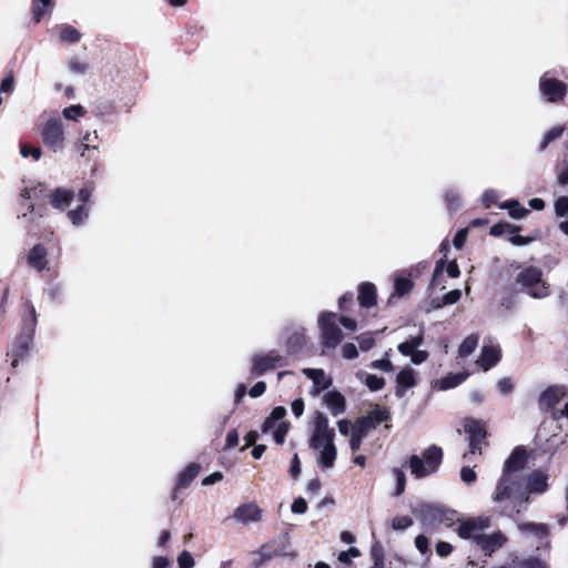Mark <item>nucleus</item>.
Returning <instances> with one entry per match:
<instances>
[{"instance_id":"1","label":"nucleus","mask_w":568,"mask_h":568,"mask_svg":"<svg viewBox=\"0 0 568 568\" xmlns=\"http://www.w3.org/2000/svg\"><path fill=\"white\" fill-rule=\"evenodd\" d=\"M490 499L501 516L514 517L521 513L529 500L525 489V478H514L501 474L496 481Z\"/></svg>"},{"instance_id":"2","label":"nucleus","mask_w":568,"mask_h":568,"mask_svg":"<svg viewBox=\"0 0 568 568\" xmlns=\"http://www.w3.org/2000/svg\"><path fill=\"white\" fill-rule=\"evenodd\" d=\"M490 524L489 516L473 517L462 521L456 531L462 539L471 540L484 556L490 557L508 541L507 536L501 531L485 534Z\"/></svg>"},{"instance_id":"3","label":"nucleus","mask_w":568,"mask_h":568,"mask_svg":"<svg viewBox=\"0 0 568 568\" xmlns=\"http://www.w3.org/2000/svg\"><path fill=\"white\" fill-rule=\"evenodd\" d=\"M335 432L329 426L328 418L321 412L315 413L312 420L310 447L316 453L317 465L321 469H331L337 457L334 444Z\"/></svg>"},{"instance_id":"4","label":"nucleus","mask_w":568,"mask_h":568,"mask_svg":"<svg viewBox=\"0 0 568 568\" xmlns=\"http://www.w3.org/2000/svg\"><path fill=\"white\" fill-rule=\"evenodd\" d=\"M36 327L37 312L32 303L27 301L24 304V315L22 318L21 333L17 337L12 348V353L16 356V358L12 361V366H17L19 358H23L28 355L34 336Z\"/></svg>"},{"instance_id":"5","label":"nucleus","mask_w":568,"mask_h":568,"mask_svg":"<svg viewBox=\"0 0 568 568\" xmlns=\"http://www.w3.org/2000/svg\"><path fill=\"white\" fill-rule=\"evenodd\" d=\"M516 282L534 298H545L550 294L549 285L542 281V271L539 267L524 268L518 273Z\"/></svg>"},{"instance_id":"6","label":"nucleus","mask_w":568,"mask_h":568,"mask_svg":"<svg viewBox=\"0 0 568 568\" xmlns=\"http://www.w3.org/2000/svg\"><path fill=\"white\" fill-rule=\"evenodd\" d=\"M321 341L324 348L334 349L343 339V333L336 324V314L323 312L318 316Z\"/></svg>"},{"instance_id":"7","label":"nucleus","mask_w":568,"mask_h":568,"mask_svg":"<svg viewBox=\"0 0 568 568\" xmlns=\"http://www.w3.org/2000/svg\"><path fill=\"white\" fill-rule=\"evenodd\" d=\"M40 135L43 144L52 152L64 146V129L62 120L58 116L49 118L41 126Z\"/></svg>"},{"instance_id":"8","label":"nucleus","mask_w":568,"mask_h":568,"mask_svg":"<svg viewBox=\"0 0 568 568\" xmlns=\"http://www.w3.org/2000/svg\"><path fill=\"white\" fill-rule=\"evenodd\" d=\"M539 91L548 102L557 103L565 99L568 87L565 82L549 77V73L546 72L539 79Z\"/></svg>"},{"instance_id":"9","label":"nucleus","mask_w":568,"mask_h":568,"mask_svg":"<svg viewBox=\"0 0 568 568\" xmlns=\"http://www.w3.org/2000/svg\"><path fill=\"white\" fill-rule=\"evenodd\" d=\"M464 432L467 434L469 444V452L463 455V458L466 459L469 455L481 453V443L486 437V430L479 420L467 418L464 420Z\"/></svg>"},{"instance_id":"10","label":"nucleus","mask_w":568,"mask_h":568,"mask_svg":"<svg viewBox=\"0 0 568 568\" xmlns=\"http://www.w3.org/2000/svg\"><path fill=\"white\" fill-rule=\"evenodd\" d=\"M251 363V374L254 376H261L270 369L285 365L286 361L276 351H271L266 354L254 355Z\"/></svg>"},{"instance_id":"11","label":"nucleus","mask_w":568,"mask_h":568,"mask_svg":"<svg viewBox=\"0 0 568 568\" xmlns=\"http://www.w3.org/2000/svg\"><path fill=\"white\" fill-rule=\"evenodd\" d=\"M527 464V452L523 447H517L506 459L503 475H509L514 478H525L524 469Z\"/></svg>"},{"instance_id":"12","label":"nucleus","mask_w":568,"mask_h":568,"mask_svg":"<svg viewBox=\"0 0 568 568\" xmlns=\"http://www.w3.org/2000/svg\"><path fill=\"white\" fill-rule=\"evenodd\" d=\"M302 373L313 382L312 394L317 395L332 385V378L322 368H303Z\"/></svg>"},{"instance_id":"13","label":"nucleus","mask_w":568,"mask_h":568,"mask_svg":"<svg viewBox=\"0 0 568 568\" xmlns=\"http://www.w3.org/2000/svg\"><path fill=\"white\" fill-rule=\"evenodd\" d=\"M500 359V348L498 345L489 343L481 348L480 355L476 363L484 369L488 371L495 366Z\"/></svg>"},{"instance_id":"14","label":"nucleus","mask_w":568,"mask_h":568,"mask_svg":"<svg viewBox=\"0 0 568 568\" xmlns=\"http://www.w3.org/2000/svg\"><path fill=\"white\" fill-rule=\"evenodd\" d=\"M234 518L242 524L256 523L262 519V509L255 503L244 504L235 509Z\"/></svg>"},{"instance_id":"15","label":"nucleus","mask_w":568,"mask_h":568,"mask_svg":"<svg viewBox=\"0 0 568 568\" xmlns=\"http://www.w3.org/2000/svg\"><path fill=\"white\" fill-rule=\"evenodd\" d=\"M548 488L547 484V475L541 471H532L527 478H525V489L527 491V496L529 494L536 493L541 494L546 491Z\"/></svg>"},{"instance_id":"16","label":"nucleus","mask_w":568,"mask_h":568,"mask_svg":"<svg viewBox=\"0 0 568 568\" xmlns=\"http://www.w3.org/2000/svg\"><path fill=\"white\" fill-rule=\"evenodd\" d=\"M323 399L332 415L338 416L345 412V398L339 392H328L324 395Z\"/></svg>"},{"instance_id":"17","label":"nucleus","mask_w":568,"mask_h":568,"mask_svg":"<svg viewBox=\"0 0 568 568\" xmlns=\"http://www.w3.org/2000/svg\"><path fill=\"white\" fill-rule=\"evenodd\" d=\"M74 197L72 190L58 187L50 195V202L53 207L58 210H64L71 203Z\"/></svg>"},{"instance_id":"18","label":"nucleus","mask_w":568,"mask_h":568,"mask_svg":"<svg viewBox=\"0 0 568 568\" xmlns=\"http://www.w3.org/2000/svg\"><path fill=\"white\" fill-rule=\"evenodd\" d=\"M358 302L362 307L369 308L376 304V287L372 283H362L358 288Z\"/></svg>"},{"instance_id":"19","label":"nucleus","mask_w":568,"mask_h":568,"mask_svg":"<svg viewBox=\"0 0 568 568\" xmlns=\"http://www.w3.org/2000/svg\"><path fill=\"white\" fill-rule=\"evenodd\" d=\"M396 396L402 397L407 388L415 386V372L412 368H405L397 374Z\"/></svg>"},{"instance_id":"20","label":"nucleus","mask_w":568,"mask_h":568,"mask_svg":"<svg viewBox=\"0 0 568 568\" xmlns=\"http://www.w3.org/2000/svg\"><path fill=\"white\" fill-rule=\"evenodd\" d=\"M28 264L38 270V271H42L44 270L45 265H47V251L45 248L41 245V244H38L36 246H33L29 254H28Z\"/></svg>"},{"instance_id":"21","label":"nucleus","mask_w":568,"mask_h":568,"mask_svg":"<svg viewBox=\"0 0 568 568\" xmlns=\"http://www.w3.org/2000/svg\"><path fill=\"white\" fill-rule=\"evenodd\" d=\"M562 392L558 387H549L544 390L539 397V407L541 410L552 408L561 398Z\"/></svg>"},{"instance_id":"22","label":"nucleus","mask_w":568,"mask_h":568,"mask_svg":"<svg viewBox=\"0 0 568 568\" xmlns=\"http://www.w3.org/2000/svg\"><path fill=\"white\" fill-rule=\"evenodd\" d=\"M408 466L412 475L417 479L435 473L434 470H427V463L417 455H412L409 457Z\"/></svg>"},{"instance_id":"23","label":"nucleus","mask_w":568,"mask_h":568,"mask_svg":"<svg viewBox=\"0 0 568 568\" xmlns=\"http://www.w3.org/2000/svg\"><path fill=\"white\" fill-rule=\"evenodd\" d=\"M424 460L427 463V470L436 471L443 458L442 448L438 446H430L423 453Z\"/></svg>"},{"instance_id":"24","label":"nucleus","mask_w":568,"mask_h":568,"mask_svg":"<svg viewBox=\"0 0 568 568\" xmlns=\"http://www.w3.org/2000/svg\"><path fill=\"white\" fill-rule=\"evenodd\" d=\"M201 466L196 463L187 465L179 475L178 488H186L199 475Z\"/></svg>"},{"instance_id":"25","label":"nucleus","mask_w":568,"mask_h":568,"mask_svg":"<svg viewBox=\"0 0 568 568\" xmlns=\"http://www.w3.org/2000/svg\"><path fill=\"white\" fill-rule=\"evenodd\" d=\"M356 377L363 382L372 392L381 390L385 386V379L383 377L368 374L363 371L357 372Z\"/></svg>"},{"instance_id":"26","label":"nucleus","mask_w":568,"mask_h":568,"mask_svg":"<svg viewBox=\"0 0 568 568\" xmlns=\"http://www.w3.org/2000/svg\"><path fill=\"white\" fill-rule=\"evenodd\" d=\"M89 212L90 207L87 204H81L77 209L68 212V219L73 225L80 226L88 220Z\"/></svg>"},{"instance_id":"27","label":"nucleus","mask_w":568,"mask_h":568,"mask_svg":"<svg viewBox=\"0 0 568 568\" xmlns=\"http://www.w3.org/2000/svg\"><path fill=\"white\" fill-rule=\"evenodd\" d=\"M503 210H508L509 215L515 219L519 220L523 219L527 213L528 210L520 205V203L516 200H509L499 205Z\"/></svg>"},{"instance_id":"28","label":"nucleus","mask_w":568,"mask_h":568,"mask_svg":"<svg viewBox=\"0 0 568 568\" xmlns=\"http://www.w3.org/2000/svg\"><path fill=\"white\" fill-rule=\"evenodd\" d=\"M468 376V373H457V374H448L440 381H438V386L440 389L446 390L462 384Z\"/></svg>"},{"instance_id":"29","label":"nucleus","mask_w":568,"mask_h":568,"mask_svg":"<svg viewBox=\"0 0 568 568\" xmlns=\"http://www.w3.org/2000/svg\"><path fill=\"white\" fill-rule=\"evenodd\" d=\"M477 344H478V335L470 334L459 345L458 356L459 357H467V356H469L475 351V348L477 347Z\"/></svg>"},{"instance_id":"30","label":"nucleus","mask_w":568,"mask_h":568,"mask_svg":"<svg viewBox=\"0 0 568 568\" xmlns=\"http://www.w3.org/2000/svg\"><path fill=\"white\" fill-rule=\"evenodd\" d=\"M423 343V336L422 334L417 335V336H414L412 337L410 339L404 342V343H400L398 345V351L400 354H403L404 356H412L414 351L416 348H418Z\"/></svg>"},{"instance_id":"31","label":"nucleus","mask_w":568,"mask_h":568,"mask_svg":"<svg viewBox=\"0 0 568 568\" xmlns=\"http://www.w3.org/2000/svg\"><path fill=\"white\" fill-rule=\"evenodd\" d=\"M81 39V33L72 26L64 24L60 28V41L77 43Z\"/></svg>"},{"instance_id":"32","label":"nucleus","mask_w":568,"mask_h":568,"mask_svg":"<svg viewBox=\"0 0 568 568\" xmlns=\"http://www.w3.org/2000/svg\"><path fill=\"white\" fill-rule=\"evenodd\" d=\"M519 529L532 535H536L540 539L546 538L548 535V529L546 525L542 524H534V523H527L519 525Z\"/></svg>"},{"instance_id":"33","label":"nucleus","mask_w":568,"mask_h":568,"mask_svg":"<svg viewBox=\"0 0 568 568\" xmlns=\"http://www.w3.org/2000/svg\"><path fill=\"white\" fill-rule=\"evenodd\" d=\"M274 556V552L267 550V546H263L260 551L254 554V558L252 559V566L254 568H258L263 566L265 562L271 560Z\"/></svg>"},{"instance_id":"34","label":"nucleus","mask_w":568,"mask_h":568,"mask_svg":"<svg viewBox=\"0 0 568 568\" xmlns=\"http://www.w3.org/2000/svg\"><path fill=\"white\" fill-rule=\"evenodd\" d=\"M395 294L397 296H403L407 294L413 288V283L409 278L398 276L395 278Z\"/></svg>"},{"instance_id":"35","label":"nucleus","mask_w":568,"mask_h":568,"mask_svg":"<svg viewBox=\"0 0 568 568\" xmlns=\"http://www.w3.org/2000/svg\"><path fill=\"white\" fill-rule=\"evenodd\" d=\"M462 296V291L460 290H453V291H449L448 293H446L442 301L440 302H437V304L435 305V308H440L445 305H452V304H455L456 302L459 301Z\"/></svg>"},{"instance_id":"36","label":"nucleus","mask_w":568,"mask_h":568,"mask_svg":"<svg viewBox=\"0 0 568 568\" xmlns=\"http://www.w3.org/2000/svg\"><path fill=\"white\" fill-rule=\"evenodd\" d=\"M368 416L374 422V424L377 426L378 424H381L389 418V413L386 408L376 406L374 409H372L368 413Z\"/></svg>"},{"instance_id":"37","label":"nucleus","mask_w":568,"mask_h":568,"mask_svg":"<svg viewBox=\"0 0 568 568\" xmlns=\"http://www.w3.org/2000/svg\"><path fill=\"white\" fill-rule=\"evenodd\" d=\"M20 154L22 158L32 156L33 160L38 161L42 155V151L40 148H36L31 144L21 143L20 144Z\"/></svg>"},{"instance_id":"38","label":"nucleus","mask_w":568,"mask_h":568,"mask_svg":"<svg viewBox=\"0 0 568 568\" xmlns=\"http://www.w3.org/2000/svg\"><path fill=\"white\" fill-rule=\"evenodd\" d=\"M564 126H554L551 130H549L540 144V150H545L549 143L557 140L564 132Z\"/></svg>"},{"instance_id":"39","label":"nucleus","mask_w":568,"mask_h":568,"mask_svg":"<svg viewBox=\"0 0 568 568\" xmlns=\"http://www.w3.org/2000/svg\"><path fill=\"white\" fill-rule=\"evenodd\" d=\"M413 525V519L408 516H395L392 519V528L394 530H405Z\"/></svg>"},{"instance_id":"40","label":"nucleus","mask_w":568,"mask_h":568,"mask_svg":"<svg viewBox=\"0 0 568 568\" xmlns=\"http://www.w3.org/2000/svg\"><path fill=\"white\" fill-rule=\"evenodd\" d=\"M445 201L448 210H457L460 206V199L458 192L455 190H447L445 193Z\"/></svg>"},{"instance_id":"41","label":"nucleus","mask_w":568,"mask_h":568,"mask_svg":"<svg viewBox=\"0 0 568 568\" xmlns=\"http://www.w3.org/2000/svg\"><path fill=\"white\" fill-rule=\"evenodd\" d=\"M290 425L285 422H281L277 424L275 429L272 432L273 438L277 444H283L285 440V436L288 432Z\"/></svg>"},{"instance_id":"42","label":"nucleus","mask_w":568,"mask_h":568,"mask_svg":"<svg viewBox=\"0 0 568 568\" xmlns=\"http://www.w3.org/2000/svg\"><path fill=\"white\" fill-rule=\"evenodd\" d=\"M52 0H34L33 1V16L37 22L40 21L41 17L45 12V8L50 7Z\"/></svg>"},{"instance_id":"43","label":"nucleus","mask_w":568,"mask_h":568,"mask_svg":"<svg viewBox=\"0 0 568 568\" xmlns=\"http://www.w3.org/2000/svg\"><path fill=\"white\" fill-rule=\"evenodd\" d=\"M393 475L396 479V490H395V495L396 496H399L404 493L405 490V486H406V477H405V474L402 469L399 468H394L393 469Z\"/></svg>"},{"instance_id":"44","label":"nucleus","mask_w":568,"mask_h":568,"mask_svg":"<svg viewBox=\"0 0 568 568\" xmlns=\"http://www.w3.org/2000/svg\"><path fill=\"white\" fill-rule=\"evenodd\" d=\"M366 437L365 434H363V432L358 430V429H355L351 435H349V448L353 453L357 452L362 445V442L363 439Z\"/></svg>"},{"instance_id":"45","label":"nucleus","mask_w":568,"mask_h":568,"mask_svg":"<svg viewBox=\"0 0 568 568\" xmlns=\"http://www.w3.org/2000/svg\"><path fill=\"white\" fill-rule=\"evenodd\" d=\"M94 191V183L90 182L87 183L83 187H81L78 192V200L81 202V204H87L90 200L92 193Z\"/></svg>"},{"instance_id":"46","label":"nucleus","mask_w":568,"mask_h":568,"mask_svg":"<svg viewBox=\"0 0 568 568\" xmlns=\"http://www.w3.org/2000/svg\"><path fill=\"white\" fill-rule=\"evenodd\" d=\"M555 213L559 217H565L568 215V197L560 196L555 202Z\"/></svg>"},{"instance_id":"47","label":"nucleus","mask_w":568,"mask_h":568,"mask_svg":"<svg viewBox=\"0 0 568 568\" xmlns=\"http://www.w3.org/2000/svg\"><path fill=\"white\" fill-rule=\"evenodd\" d=\"M178 564L180 568H193L195 561L191 552L183 550L178 557Z\"/></svg>"},{"instance_id":"48","label":"nucleus","mask_w":568,"mask_h":568,"mask_svg":"<svg viewBox=\"0 0 568 568\" xmlns=\"http://www.w3.org/2000/svg\"><path fill=\"white\" fill-rule=\"evenodd\" d=\"M355 424H356V429L363 432V434H365V435H367V433L371 429H374L376 427V425L371 419L368 414L366 416H364L363 418L358 419Z\"/></svg>"},{"instance_id":"49","label":"nucleus","mask_w":568,"mask_h":568,"mask_svg":"<svg viewBox=\"0 0 568 568\" xmlns=\"http://www.w3.org/2000/svg\"><path fill=\"white\" fill-rule=\"evenodd\" d=\"M498 192L493 189H489L484 192L481 202L485 207L489 209L493 204H495L498 201Z\"/></svg>"},{"instance_id":"50","label":"nucleus","mask_w":568,"mask_h":568,"mask_svg":"<svg viewBox=\"0 0 568 568\" xmlns=\"http://www.w3.org/2000/svg\"><path fill=\"white\" fill-rule=\"evenodd\" d=\"M84 110L81 105H71L63 110V115L68 120H77L78 116H82Z\"/></svg>"},{"instance_id":"51","label":"nucleus","mask_w":568,"mask_h":568,"mask_svg":"<svg viewBox=\"0 0 568 568\" xmlns=\"http://www.w3.org/2000/svg\"><path fill=\"white\" fill-rule=\"evenodd\" d=\"M361 555L359 550L356 547H351L348 550L341 551L338 555V560L342 564H349L352 558H356Z\"/></svg>"},{"instance_id":"52","label":"nucleus","mask_w":568,"mask_h":568,"mask_svg":"<svg viewBox=\"0 0 568 568\" xmlns=\"http://www.w3.org/2000/svg\"><path fill=\"white\" fill-rule=\"evenodd\" d=\"M460 479L467 485L474 484L477 479L476 471L473 468L465 466L460 469Z\"/></svg>"},{"instance_id":"53","label":"nucleus","mask_w":568,"mask_h":568,"mask_svg":"<svg viewBox=\"0 0 568 568\" xmlns=\"http://www.w3.org/2000/svg\"><path fill=\"white\" fill-rule=\"evenodd\" d=\"M497 388H498L500 394L508 395L514 389V382L510 378H508V377L500 378L497 382Z\"/></svg>"},{"instance_id":"54","label":"nucleus","mask_w":568,"mask_h":568,"mask_svg":"<svg viewBox=\"0 0 568 568\" xmlns=\"http://www.w3.org/2000/svg\"><path fill=\"white\" fill-rule=\"evenodd\" d=\"M508 231H510L513 233L516 230H515L514 226H511L508 223H497V224L491 226L490 234L494 235V236H500V235L505 234Z\"/></svg>"},{"instance_id":"55","label":"nucleus","mask_w":568,"mask_h":568,"mask_svg":"<svg viewBox=\"0 0 568 568\" xmlns=\"http://www.w3.org/2000/svg\"><path fill=\"white\" fill-rule=\"evenodd\" d=\"M357 341L361 349L364 352L369 351L375 345V341L371 334H362L357 337Z\"/></svg>"},{"instance_id":"56","label":"nucleus","mask_w":568,"mask_h":568,"mask_svg":"<svg viewBox=\"0 0 568 568\" xmlns=\"http://www.w3.org/2000/svg\"><path fill=\"white\" fill-rule=\"evenodd\" d=\"M337 426H338V430L339 433L343 435V436H349L355 429H356V424H353L351 420L348 419H341L338 423H337Z\"/></svg>"},{"instance_id":"57","label":"nucleus","mask_w":568,"mask_h":568,"mask_svg":"<svg viewBox=\"0 0 568 568\" xmlns=\"http://www.w3.org/2000/svg\"><path fill=\"white\" fill-rule=\"evenodd\" d=\"M371 367L383 372H392L394 368L392 362L386 358L373 361Z\"/></svg>"},{"instance_id":"58","label":"nucleus","mask_w":568,"mask_h":568,"mask_svg":"<svg viewBox=\"0 0 568 568\" xmlns=\"http://www.w3.org/2000/svg\"><path fill=\"white\" fill-rule=\"evenodd\" d=\"M343 357L346 359H353L358 356L356 346L353 343H346L342 347Z\"/></svg>"},{"instance_id":"59","label":"nucleus","mask_w":568,"mask_h":568,"mask_svg":"<svg viewBox=\"0 0 568 568\" xmlns=\"http://www.w3.org/2000/svg\"><path fill=\"white\" fill-rule=\"evenodd\" d=\"M291 510L294 513V514H304L306 513L307 510V503L304 498L302 497H298L296 498L292 506H291Z\"/></svg>"},{"instance_id":"60","label":"nucleus","mask_w":568,"mask_h":568,"mask_svg":"<svg viewBox=\"0 0 568 568\" xmlns=\"http://www.w3.org/2000/svg\"><path fill=\"white\" fill-rule=\"evenodd\" d=\"M520 568H547V566L536 558H528L519 562Z\"/></svg>"},{"instance_id":"61","label":"nucleus","mask_w":568,"mask_h":568,"mask_svg":"<svg viewBox=\"0 0 568 568\" xmlns=\"http://www.w3.org/2000/svg\"><path fill=\"white\" fill-rule=\"evenodd\" d=\"M466 239H467V230L466 229L459 230L456 233V235L454 236V240H453L454 246L457 250H460L464 246Z\"/></svg>"},{"instance_id":"62","label":"nucleus","mask_w":568,"mask_h":568,"mask_svg":"<svg viewBox=\"0 0 568 568\" xmlns=\"http://www.w3.org/2000/svg\"><path fill=\"white\" fill-rule=\"evenodd\" d=\"M436 551L440 557H446L453 551V546L446 541H439L436 545Z\"/></svg>"},{"instance_id":"63","label":"nucleus","mask_w":568,"mask_h":568,"mask_svg":"<svg viewBox=\"0 0 568 568\" xmlns=\"http://www.w3.org/2000/svg\"><path fill=\"white\" fill-rule=\"evenodd\" d=\"M266 389V384L264 382H257L248 392L252 398L260 397L264 394Z\"/></svg>"},{"instance_id":"64","label":"nucleus","mask_w":568,"mask_h":568,"mask_svg":"<svg viewBox=\"0 0 568 568\" xmlns=\"http://www.w3.org/2000/svg\"><path fill=\"white\" fill-rule=\"evenodd\" d=\"M415 546L422 554H426L428 550V539L424 535H418L415 538Z\"/></svg>"}]
</instances>
